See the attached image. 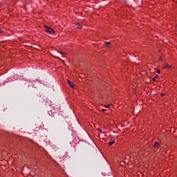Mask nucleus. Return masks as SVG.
Listing matches in <instances>:
<instances>
[{"mask_svg":"<svg viewBox=\"0 0 177 177\" xmlns=\"http://www.w3.org/2000/svg\"><path fill=\"white\" fill-rule=\"evenodd\" d=\"M99 132H102V129H100V130H99Z\"/></svg>","mask_w":177,"mask_h":177,"instance_id":"obj_14","label":"nucleus"},{"mask_svg":"<svg viewBox=\"0 0 177 177\" xmlns=\"http://www.w3.org/2000/svg\"><path fill=\"white\" fill-rule=\"evenodd\" d=\"M165 68H169V66L166 65V66H165Z\"/></svg>","mask_w":177,"mask_h":177,"instance_id":"obj_9","label":"nucleus"},{"mask_svg":"<svg viewBox=\"0 0 177 177\" xmlns=\"http://www.w3.org/2000/svg\"><path fill=\"white\" fill-rule=\"evenodd\" d=\"M158 74H160V70H158Z\"/></svg>","mask_w":177,"mask_h":177,"instance_id":"obj_13","label":"nucleus"},{"mask_svg":"<svg viewBox=\"0 0 177 177\" xmlns=\"http://www.w3.org/2000/svg\"><path fill=\"white\" fill-rule=\"evenodd\" d=\"M158 146H160V144L158 143V142H155L153 145V147H158Z\"/></svg>","mask_w":177,"mask_h":177,"instance_id":"obj_3","label":"nucleus"},{"mask_svg":"<svg viewBox=\"0 0 177 177\" xmlns=\"http://www.w3.org/2000/svg\"><path fill=\"white\" fill-rule=\"evenodd\" d=\"M114 143H115V141L112 140V141H111V142H109V146H113V145H114Z\"/></svg>","mask_w":177,"mask_h":177,"instance_id":"obj_4","label":"nucleus"},{"mask_svg":"<svg viewBox=\"0 0 177 177\" xmlns=\"http://www.w3.org/2000/svg\"><path fill=\"white\" fill-rule=\"evenodd\" d=\"M102 110L103 113H104V111H106V109H102Z\"/></svg>","mask_w":177,"mask_h":177,"instance_id":"obj_10","label":"nucleus"},{"mask_svg":"<svg viewBox=\"0 0 177 177\" xmlns=\"http://www.w3.org/2000/svg\"><path fill=\"white\" fill-rule=\"evenodd\" d=\"M76 26L77 28H79L80 30H81V28H82V26H81V25L80 24H77Z\"/></svg>","mask_w":177,"mask_h":177,"instance_id":"obj_5","label":"nucleus"},{"mask_svg":"<svg viewBox=\"0 0 177 177\" xmlns=\"http://www.w3.org/2000/svg\"><path fill=\"white\" fill-rule=\"evenodd\" d=\"M153 81H156V77H153Z\"/></svg>","mask_w":177,"mask_h":177,"instance_id":"obj_12","label":"nucleus"},{"mask_svg":"<svg viewBox=\"0 0 177 177\" xmlns=\"http://www.w3.org/2000/svg\"><path fill=\"white\" fill-rule=\"evenodd\" d=\"M0 32H3V31H2L1 28H0Z\"/></svg>","mask_w":177,"mask_h":177,"instance_id":"obj_11","label":"nucleus"},{"mask_svg":"<svg viewBox=\"0 0 177 177\" xmlns=\"http://www.w3.org/2000/svg\"><path fill=\"white\" fill-rule=\"evenodd\" d=\"M105 107H106V109H109V107H110V105H105Z\"/></svg>","mask_w":177,"mask_h":177,"instance_id":"obj_8","label":"nucleus"},{"mask_svg":"<svg viewBox=\"0 0 177 177\" xmlns=\"http://www.w3.org/2000/svg\"><path fill=\"white\" fill-rule=\"evenodd\" d=\"M67 82H68V85H70V86H71V88H75V85H74V83L73 82H71L69 80H67Z\"/></svg>","mask_w":177,"mask_h":177,"instance_id":"obj_2","label":"nucleus"},{"mask_svg":"<svg viewBox=\"0 0 177 177\" xmlns=\"http://www.w3.org/2000/svg\"><path fill=\"white\" fill-rule=\"evenodd\" d=\"M104 44H105L106 46H109L110 45V42H109V41H105V42H104Z\"/></svg>","mask_w":177,"mask_h":177,"instance_id":"obj_6","label":"nucleus"},{"mask_svg":"<svg viewBox=\"0 0 177 177\" xmlns=\"http://www.w3.org/2000/svg\"><path fill=\"white\" fill-rule=\"evenodd\" d=\"M161 96H162V97L164 96V94L162 93V94H161Z\"/></svg>","mask_w":177,"mask_h":177,"instance_id":"obj_15","label":"nucleus"},{"mask_svg":"<svg viewBox=\"0 0 177 177\" xmlns=\"http://www.w3.org/2000/svg\"><path fill=\"white\" fill-rule=\"evenodd\" d=\"M59 53L61 54V55H66V53H63V52H61V51H59Z\"/></svg>","mask_w":177,"mask_h":177,"instance_id":"obj_7","label":"nucleus"},{"mask_svg":"<svg viewBox=\"0 0 177 177\" xmlns=\"http://www.w3.org/2000/svg\"><path fill=\"white\" fill-rule=\"evenodd\" d=\"M44 30L46 32H48V34H55V30H53L52 28L46 26V25L44 26Z\"/></svg>","mask_w":177,"mask_h":177,"instance_id":"obj_1","label":"nucleus"}]
</instances>
